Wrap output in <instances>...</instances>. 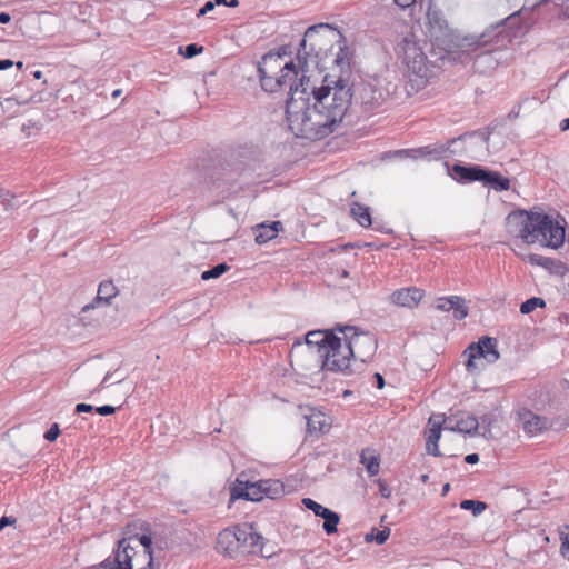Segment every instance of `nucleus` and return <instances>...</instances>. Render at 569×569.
I'll use <instances>...</instances> for the list:
<instances>
[{"instance_id": "obj_1", "label": "nucleus", "mask_w": 569, "mask_h": 569, "mask_svg": "<svg viewBox=\"0 0 569 569\" xmlns=\"http://www.w3.org/2000/svg\"><path fill=\"white\" fill-rule=\"evenodd\" d=\"M321 87L310 84L302 74L299 86L291 88L287 100L286 114L290 130L309 140H319L335 132L342 123L351 107L348 82L343 79L328 82L325 78Z\"/></svg>"}, {"instance_id": "obj_2", "label": "nucleus", "mask_w": 569, "mask_h": 569, "mask_svg": "<svg viewBox=\"0 0 569 569\" xmlns=\"http://www.w3.org/2000/svg\"><path fill=\"white\" fill-rule=\"evenodd\" d=\"M508 232L522 239L527 244L536 242L553 249L565 241V227L540 211L516 210L507 218Z\"/></svg>"}, {"instance_id": "obj_3", "label": "nucleus", "mask_w": 569, "mask_h": 569, "mask_svg": "<svg viewBox=\"0 0 569 569\" xmlns=\"http://www.w3.org/2000/svg\"><path fill=\"white\" fill-rule=\"evenodd\" d=\"M127 537L118 542L111 569H152V539L148 535H133L127 527Z\"/></svg>"}, {"instance_id": "obj_4", "label": "nucleus", "mask_w": 569, "mask_h": 569, "mask_svg": "<svg viewBox=\"0 0 569 569\" xmlns=\"http://www.w3.org/2000/svg\"><path fill=\"white\" fill-rule=\"evenodd\" d=\"M258 72L261 88L268 92H276L288 86L291 97V88L299 86L293 82L298 76L296 64L292 61L283 62L281 54H264L259 62Z\"/></svg>"}, {"instance_id": "obj_5", "label": "nucleus", "mask_w": 569, "mask_h": 569, "mask_svg": "<svg viewBox=\"0 0 569 569\" xmlns=\"http://www.w3.org/2000/svg\"><path fill=\"white\" fill-rule=\"evenodd\" d=\"M511 18L512 16H509L477 37L475 44L479 48L493 44V48L481 51L475 57L473 69L477 72L489 73L498 67L499 58H497V54L500 52V49L507 47L511 41V36L506 29V23Z\"/></svg>"}, {"instance_id": "obj_6", "label": "nucleus", "mask_w": 569, "mask_h": 569, "mask_svg": "<svg viewBox=\"0 0 569 569\" xmlns=\"http://www.w3.org/2000/svg\"><path fill=\"white\" fill-rule=\"evenodd\" d=\"M401 50L409 72L417 77L418 87H423L433 76L435 66L428 61L425 51L412 38L406 37L402 40Z\"/></svg>"}, {"instance_id": "obj_7", "label": "nucleus", "mask_w": 569, "mask_h": 569, "mask_svg": "<svg viewBox=\"0 0 569 569\" xmlns=\"http://www.w3.org/2000/svg\"><path fill=\"white\" fill-rule=\"evenodd\" d=\"M497 345V339L488 336H483L477 342L469 345L463 352L467 356V370L477 372L483 370L486 365L495 363L500 357Z\"/></svg>"}, {"instance_id": "obj_8", "label": "nucleus", "mask_w": 569, "mask_h": 569, "mask_svg": "<svg viewBox=\"0 0 569 569\" xmlns=\"http://www.w3.org/2000/svg\"><path fill=\"white\" fill-rule=\"evenodd\" d=\"M346 339V351L355 360L366 362L377 350V339L370 332H358L353 327L341 329Z\"/></svg>"}, {"instance_id": "obj_9", "label": "nucleus", "mask_w": 569, "mask_h": 569, "mask_svg": "<svg viewBox=\"0 0 569 569\" xmlns=\"http://www.w3.org/2000/svg\"><path fill=\"white\" fill-rule=\"evenodd\" d=\"M351 94V106H359L365 114L372 113L386 100L382 89L371 82H359L352 86L348 84Z\"/></svg>"}, {"instance_id": "obj_10", "label": "nucleus", "mask_w": 569, "mask_h": 569, "mask_svg": "<svg viewBox=\"0 0 569 569\" xmlns=\"http://www.w3.org/2000/svg\"><path fill=\"white\" fill-rule=\"evenodd\" d=\"M426 20L427 33L432 41L438 46H447L452 42L453 32L440 10L429 7Z\"/></svg>"}, {"instance_id": "obj_11", "label": "nucleus", "mask_w": 569, "mask_h": 569, "mask_svg": "<svg viewBox=\"0 0 569 569\" xmlns=\"http://www.w3.org/2000/svg\"><path fill=\"white\" fill-rule=\"evenodd\" d=\"M323 29L330 30L331 27L328 23H319L309 27L305 32V37L300 42V48L297 53L299 66L303 72L307 71L308 58L312 54H315L316 58L319 57V51L321 49L320 44L322 42V39L319 36V30Z\"/></svg>"}, {"instance_id": "obj_12", "label": "nucleus", "mask_w": 569, "mask_h": 569, "mask_svg": "<svg viewBox=\"0 0 569 569\" xmlns=\"http://www.w3.org/2000/svg\"><path fill=\"white\" fill-rule=\"evenodd\" d=\"M332 347L336 345L332 343ZM320 357L322 360V368L335 372H347L350 367V355L346 351V346L342 347L341 339L339 338V346L331 352L326 348Z\"/></svg>"}, {"instance_id": "obj_13", "label": "nucleus", "mask_w": 569, "mask_h": 569, "mask_svg": "<svg viewBox=\"0 0 569 569\" xmlns=\"http://www.w3.org/2000/svg\"><path fill=\"white\" fill-rule=\"evenodd\" d=\"M479 420L469 412H458L445 418V430L476 435L479 430Z\"/></svg>"}, {"instance_id": "obj_14", "label": "nucleus", "mask_w": 569, "mask_h": 569, "mask_svg": "<svg viewBox=\"0 0 569 569\" xmlns=\"http://www.w3.org/2000/svg\"><path fill=\"white\" fill-rule=\"evenodd\" d=\"M425 291L417 287L401 288L390 295V301L399 307L415 308L421 301Z\"/></svg>"}, {"instance_id": "obj_15", "label": "nucleus", "mask_w": 569, "mask_h": 569, "mask_svg": "<svg viewBox=\"0 0 569 569\" xmlns=\"http://www.w3.org/2000/svg\"><path fill=\"white\" fill-rule=\"evenodd\" d=\"M436 308L440 311H452L456 320H462L468 316L466 300L459 296L441 297L436 301Z\"/></svg>"}, {"instance_id": "obj_16", "label": "nucleus", "mask_w": 569, "mask_h": 569, "mask_svg": "<svg viewBox=\"0 0 569 569\" xmlns=\"http://www.w3.org/2000/svg\"><path fill=\"white\" fill-rule=\"evenodd\" d=\"M264 497L262 480L254 483L237 481L231 490L232 499H246L251 501H260Z\"/></svg>"}, {"instance_id": "obj_17", "label": "nucleus", "mask_w": 569, "mask_h": 569, "mask_svg": "<svg viewBox=\"0 0 569 569\" xmlns=\"http://www.w3.org/2000/svg\"><path fill=\"white\" fill-rule=\"evenodd\" d=\"M429 425L431 427L427 431L426 449L429 455L439 457L438 441L441 437L442 425L445 426V418L442 416H432L429 419Z\"/></svg>"}, {"instance_id": "obj_18", "label": "nucleus", "mask_w": 569, "mask_h": 569, "mask_svg": "<svg viewBox=\"0 0 569 569\" xmlns=\"http://www.w3.org/2000/svg\"><path fill=\"white\" fill-rule=\"evenodd\" d=\"M518 420L521 423L523 431L531 436L537 435L547 428L546 418L540 417L527 409L518 412Z\"/></svg>"}, {"instance_id": "obj_19", "label": "nucleus", "mask_w": 569, "mask_h": 569, "mask_svg": "<svg viewBox=\"0 0 569 569\" xmlns=\"http://www.w3.org/2000/svg\"><path fill=\"white\" fill-rule=\"evenodd\" d=\"M306 342L309 346H316L318 353L321 355L326 348H329V350H331L332 352L335 350L332 343L336 345L337 348L339 346V337L335 336L331 332L320 330L311 331L307 333Z\"/></svg>"}, {"instance_id": "obj_20", "label": "nucleus", "mask_w": 569, "mask_h": 569, "mask_svg": "<svg viewBox=\"0 0 569 569\" xmlns=\"http://www.w3.org/2000/svg\"><path fill=\"white\" fill-rule=\"evenodd\" d=\"M217 550L229 557H234L239 551L237 536L233 529H224L218 535Z\"/></svg>"}, {"instance_id": "obj_21", "label": "nucleus", "mask_w": 569, "mask_h": 569, "mask_svg": "<svg viewBox=\"0 0 569 569\" xmlns=\"http://www.w3.org/2000/svg\"><path fill=\"white\" fill-rule=\"evenodd\" d=\"M118 295V289L111 280H104L100 282L97 291L94 303L83 307V311L93 308L94 305L104 303L109 306L111 300Z\"/></svg>"}, {"instance_id": "obj_22", "label": "nucleus", "mask_w": 569, "mask_h": 569, "mask_svg": "<svg viewBox=\"0 0 569 569\" xmlns=\"http://www.w3.org/2000/svg\"><path fill=\"white\" fill-rule=\"evenodd\" d=\"M453 173L458 177V181H481L483 179L486 169L480 166L465 167L461 164H453Z\"/></svg>"}, {"instance_id": "obj_23", "label": "nucleus", "mask_w": 569, "mask_h": 569, "mask_svg": "<svg viewBox=\"0 0 569 569\" xmlns=\"http://www.w3.org/2000/svg\"><path fill=\"white\" fill-rule=\"evenodd\" d=\"M458 140L466 141L468 151H471L473 148H479L482 154L488 152L489 136L485 132H472L469 134H465L459 137L458 139L450 140V143L453 144Z\"/></svg>"}, {"instance_id": "obj_24", "label": "nucleus", "mask_w": 569, "mask_h": 569, "mask_svg": "<svg viewBox=\"0 0 569 569\" xmlns=\"http://www.w3.org/2000/svg\"><path fill=\"white\" fill-rule=\"evenodd\" d=\"M281 229L282 223L280 221H273L269 224L261 223L254 230V240L257 243L263 244L276 238Z\"/></svg>"}, {"instance_id": "obj_25", "label": "nucleus", "mask_w": 569, "mask_h": 569, "mask_svg": "<svg viewBox=\"0 0 569 569\" xmlns=\"http://www.w3.org/2000/svg\"><path fill=\"white\" fill-rule=\"evenodd\" d=\"M360 462L366 467L370 477L378 475L380 469V456L372 448H365L360 453Z\"/></svg>"}, {"instance_id": "obj_26", "label": "nucleus", "mask_w": 569, "mask_h": 569, "mask_svg": "<svg viewBox=\"0 0 569 569\" xmlns=\"http://www.w3.org/2000/svg\"><path fill=\"white\" fill-rule=\"evenodd\" d=\"M482 183L486 187L492 188L495 191H505L510 188V180L501 176L497 171L487 170L485 172Z\"/></svg>"}, {"instance_id": "obj_27", "label": "nucleus", "mask_w": 569, "mask_h": 569, "mask_svg": "<svg viewBox=\"0 0 569 569\" xmlns=\"http://www.w3.org/2000/svg\"><path fill=\"white\" fill-rule=\"evenodd\" d=\"M307 418L308 433H323L329 428L328 418L320 411L312 412Z\"/></svg>"}, {"instance_id": "obj_28", "label": "nucleus", "mask_w": 569, "mask_h": 569, "mask_svg": "<svg viewBox=\"0 0 569 569\" xmlns=\"http://www.w3.org/2000/svg\"><path fill=\"white\" fill-rule=\"evenodd\" d=\"M351 214L361 227L368 228L372 223L369 208L366 206L355 202L351 207Z\"/></svg>"}, {"instance_id": "obj_29", "label": "nucleus", "mask_w": 569, "mask_h": 569, "mask_svg": "<svg viewBox=\"0 0 569 569\" xmlns=\"http://www.w3.org/2000/svg\"><path fill=\"white\" fill-rule=\"evenodd\" d=\"M264 497L277 499L284 493V486L280 480H262Z\"/></svg>"}, {"instance_id": "obj_30", "label": "nucleus", "mask_w": 569, "mask_h": 569, "mask_svg": "<svg viewBox=\"0 0 569 569\" xmlns=\"http://www.w3.org/2000/svg\"><path fill=\"white\" fill-rule=\"evenodd\" d=\"M321 518L325 520L322 527L327 535L337 532V526L340 520V517L337 512L329 509L326 512V516H322Z\"/></svg>"}, {"instance_id": "obj_31", "label": "nucleus", "mask_w": 569, "mask_h": 569, "mask_svg": "<svg viewBox=\"0 0 569 569\" xmlns=\"http://www.w3.org/2000/svg\"><path fill=\"white\" fill-rule=\"evenodd\" d=\"M497 421V417L493 413H486L481 417L479 421V428L482 429L481 436L489 439L492 437L491 427Z\"/></svg>"}, {"instance_id": "obj_32", "label": "nucleus", "mask_w": 569, "mask_h": 569, "mask_svg": "<svg viewBox=\"0 0 569 569\" xmlns=\"http://www.w3.org/2000/svg\"><path fill=\"white\" fill-rule=\"evenodd\" d=\"M546 307V301L542 298L532 297L520 306V312L522 315H528L532 312L536 308H543Z\"/></svg>"}, {"instance_id": "obj_33", "label": "nucleus", "mask_w": 569, "mask_h": 569, "mask_svg": "<svg viewBox=\"0 0 569 569\" xmlns=\"http://www.w3.org/2000/svg\"><path fill=\"white\" fill-rule=\"evenodd\" d=\"M230 269V267L227 263H219L214 267H212L209 270H206L202 272L201 278L202 280H210L216 279L222 276L224 272H227Z\"/></svg>"}, {"instance_id": "obj_34", "label": "nucleus", "mask_w": 569, "mask_h": 569, "mask_svg": "<svg viewBox=\"0 0 569 569\" xmlns=\"http://www.w3.org/2000/svg\"><path fill=\"white\" fill-rule=\"evenodd\" d=\"M390 536V529L389 528H385L382 530H377L373 529L371 532L367 533L366 535V541L367 542H370V541H376L378 545H383L387 539L389 538Z\"/></svg>"}, {"instance_id": "obj_35", "label": "nucleus", "mask_w": 569, "mask_h": 569, "mask_svg": "<svg viewBox=\"0 0 569 569\" xmlns=\"http://www.w3.org/2000/svg\"><path fill=\"white\" fill-rule=\"evenodd\" d=\"M460 507L463 510H471L473 516H478L486 510L487 505L482 501L467 499L461 501Z\"/></svg>"}, {"instance_id": "obj_36", "label": "nucleus", "mask_w": 569, "mask_h": 569, "mask_svg": "<svg viewBox=\"0 0 569 569\" xmlns=\"http://www.w3.org/2000/svg\"><path fill=\"white\" fill-rule=\"evenodd\" d=\"M302 505L313 511V513L318 517L326 516V512L329 510L328 508L323 507L322 505L318 503L317 501L312 500L311 498H303Z\"/></svg>"}, {"instance_id": "obj_37", "label": "nucleus", "mask_w": 569, "mask_h": 569, "mask_svg": "<svg viewBox=\"0 0 569 569\" xmlns=\"http://www.w3.org/2000/svg\"><path fill=\"white\" fill-rule=\"evenodd\" d=\"M250 529L251 527H243V528H234V533L237 536V542H238V549L241 548L247 549L248 547V537H250Z\"/></svg>"}, {"instance_id": "obj_38", "label": "nucleus", "mask_w": 569, "mask_h": 569, "mask_svg": "<svg viewBox=\"0 0 569 569\" xmlns=\"http://www.w3.org/2000/svg\"><path fill=\"white\" fill-rule=\"evenodd\" d=\"M560 552L562 556H567L569 553V525H565L560 530Z\"/></svg>"}, {"instance_id": "obj_39", "label": "nucleus", "mask_w": 569, "mask_h": 569, "mask_svg": "<svg viewBox=\"0 0 569 569\" xmlns=\"http://www.w3.org/2000/svg\"><path fill=\"white\" fill-rule=\"evenodd\" d=\"M203 50L202 47H199L197 43H190L188 46L184 47V49L182 47H179V53H181L184 58H193L196 57L197 54L201 53Z\"/></svg>"}, {"instance_id": "obj_40", "label": "nucleus", "mask_w": 569, "mask_h": 569, "mask_svg": "<svg viewBox=\"0 0 569 569\" xmlns=\"http://www.w3.org/2000/svg\"><path fill=\"white\" fill-rule=\"evenodd\" d=\"M529 261L533 264H538L545 268H551L553 261L550 258H546L539 254H530Z\"/></svg>"}, {"instance_id": "obj_41", "label": "nucleus", "mask_w": 569, "mask_h": 569, "mask_svg": "<svg viewBox=\"0 0 569 569\" xmlns=\"http://www.w3.org/2000/svg\"><path fill=\"white\" fill-rule=\"evenodd\" d=\"M261 539L262 537L259 533L253 532L251 528L250 537H248V547L244 550L248 552H253L254 548L259 546Z\"/></svg>"}, {"instance_id": "obj_42", "label": "nucleus", "mask_w": 569, "mask_h": 569, "mask_svg": "<svg viewBox=\"0 0 569 569\" xmlns=\"http://www.w3.org/2000/svg\"><path fill=\"white\" fill-rule=\"evenodd\" d=\"M60 435V429L58 423H53L50 429L44 433V439L48 441H54Z\"/></svg>"}, {"instance_id": "obj_43", "label": "nucleus", "mask_w": 569, "mask_h": 569, "mask_svg": "<svg viewBox=\"0 0 569 569\" xmlns=\"http://www.w3.org/2000/svg\"><path fill=\"white\" fill-rule=\"evenodd\" d=\"M111 376H116L117 382H121L124 379V377L118 375V370H116L113 373H107L101 383L99 385V387H97L93 391H99L101 388H106L107 382L109 381Z\"/></svg>"}, {"instance_id": "obj_44", "label": "nucleus", "mask_w": 569, "mask_h": 569, "mask_svg": "<svg viewBox=\"0 0 569 569\" xmlns=\"http://www.w3.org/2000/svg\"><path fill=\"white\" fill-rule=\"evenodd\" d=\"M379 492L381 497L388 499L391 496V488L382 480H378Z\"/></svg>"}, {"instance_id": "obj_45", "label": "nucleus", "mask_w": 569, "mask_h": 569, "mask_svg": "<svg viewBox=\"0 0 569 569\" xmlns=\"http://www.w3.org/2000/svg\"><path fill=\"white\" fill-rule=\"evenodd\" d=\"M94 411L101 416H109L116 412V408L109 405L96 407Z\"/></svg>"}, {"instance_id": "obj_46", "label": "nucleus", "mask_w": 569, "mask_h": 569, "mask_svg": "<svg viewBox=\"0 0 569 569\" xmlns=\"http://www.w3.org/2000/svg\"><path fill=\"white\" fill-rule=\"evenodd\" d=\"M216 7V2L214 1H207L204 3V6L199 10L198 12V17H202L204 14H207L208 12L212 11Z\"/></svg>"}, {"instance_id": "obj_47", "label": "nucleus", "mask_w": 569, "mask_h": 569, "mask_svg": "<svg viewBox=\"0 0 569 569\" xmlns=\"http://www.w3.org/2000/svg\"><path fill=\"white\" fill-rule=\"evenodd\" d=\"M94 410V407L88 403H78L76 406V412L82 413V412H91Z\"/></svg>"}, {"instance_id": "obj_48", "label": "nucleus", "mask_w": 569, "mask_h": 569, "mask_svg": "<svg viewBox=\"0 0 569 569\" xmlns=\"http://www.w3.org/2000/svg\"><path fill=\"white\" fill-rule=\"evenodd\" d=\"M216 4H224L230 8H236L239 4L238 0H214Z\"/></svg>"}, {"instance_id": "obj_49", "label": "nucleus", "mask_w": 569, "mask_h": 569, "mask_svg": "<svg viewBox=\"0 0 569 569\" xmlns=\"http://www.w3.org/2000/svg\"><path fill=\"white\" fill-rule=\"evenodd\" d=\"M465 461L469 465L477 463L479 461V455L478 453H470L465 457Z\"/></svg>"}, {"instance_id": "obj_50", "label": "nucleus", "mask_w": 569, "mask_h": 569, "mask_svg": "<svg viewBox=\"0 0 569 569\" xmlns=\"http://www.w3.org/2000/svg\"><path fill=\"white\" fill-rule=\"evenodd\" d=\"M400 8H408L416 2V0H393Z\"/></svg>"}, {"instance_id": "obj_51", "label": "nucleus", "mask_w": 569, "mask_h": 569, "mask_svg": "<svg viewBox=\"0 0 569 569\" xmlns=\"http://www.w3.org/2000/svg\"><path fill=\"white\" fill-rule=\"evenodd\" d=\"M373 379H375V380H376V382H377V387H378L379 389H382V388H383V386H385V379H383V377H382L380 373H378V372H377V373H375V375H373Z\"/></svg>"}, {"instance_id": "obj_52", "label": "nucleus", "mask_w": 569, "mask_h": 569, "mask_svg": "<svg viewBox=\"0 0 569 569\" xmlns=\"http://www.w3.org/2000/svg\"><path fill=\"white\" fill-rule=\"evenodd\" d=\"M12 66H13V61L10 59L0 60V70L11 68Z\"/></svg>"}, {"instance_id": "obj_53", "label": "nucleus", "mask_w": 569, "mask_h": 569, "mask_svg": "<svg viewBox=\"0 0 569 569\" xmlns=\"http://www.w3.org/2000/svg\"><path fill=\"white\" fill-rule=\"evenodd\" d=\"M411 152L419 153L420 156L431 154L432 151L429 149V147L420 148L417 150H411Z\"/></svg>"}, {"instance_id": "obj_54", "label": "nucleus", "mask_w": 569, "mask_h": 569, "mask_svg": "<svg viewBox=\"0 0 569 569\" xmlns=\"http://www.w3.org/2000/svg\"><path fill=\"white\" fill-rule=\"evenodd\" d=\"M111 563H112V561H111L110 559H107V560H106V561H103L100 566H98V567H92V568H90V569H106L107 567H108L109 569H111Z\"/></svg>"}, {"instance_id": "obj_55", "label": "nucleus", "mask_w": 569, "mask_h": 569, "mask_svg": "<svg viewBox=\"0 0 569 569\" xmlns=\"http://www.w3.org/2000/svg\"><path fill=\"white\" fill-rule=\"evenodd\" d=\"M10 20H11V17H10V14H9V13H7V12H1V13H0V23L6 24V23H8Z\"/></svg>"}, {"instance_id": "obj_56", "label": "nucleus", "mask_w": 569, "mask_h": 569, "mask_svg": "<svg viewBox=\"0 0 569 569\" xmlns=\"http://www.w3.org/2000/svg\"><path fill=\"white\" fill-rule=\"evenodd\" d=\"M343 49L340 48V52L337 54L336 59H335V62L337 64H341L343 62Z\"/></svg>"}, {"instance_id": "obj_57", "label": "nucleus", "mask_w": 569, "mask_h": 569, "mask_svg": "<svg viewBox=\"0 0 569 569\" xmlns=\"http://www.w3.org/2000/svg\"><path fill=\"white\" fill-rule=\"evenodd\" d=\"M560 130L566 131L569 130V117L561 121L560 123Z\"/></svg>"}, {"instance_id": "obj_58", "label": "nucleus", "mask_w": 569, "mask_h": 569, "mask_svg": "<svg viewBox=\"0 0 569 569\" xmlns=\"http://www.w3.org/2000/svg\"><path fill=\"white\" fill-rule=\"evenodd\" d=\"M10 519L8 517H2L0 519V531L8 525L10 523Z\"/></svg>"}, {"instance_id": "obj_59", "label": "nucleus", "mask_w": 569, "mask_h": 569, "mask_svg": "<svg viewBox=\"0 0 569 569\" xmlns=\"http://www.w3.org/2000/svg\"><path fill=\"white\" fill-rule=\"evenodd\" d=\"M121 94V90L120 89H117L112 92V97L113 98H118L119 96Z\"/></svg>"}, {"instance_id": "obj_60", "label": "nucleus", "mask_w": 569, "mask_h": 569, "mask_svg": "<svg viewBox=\"0 0 569 569\" xmlns=\"http://www.w3.org/2000/svg\"><path fill=\"white\" fill-rule=\"evenodd\" d=\"M449 488H450L449 483H446L442 488V495H446L449 491Z\"/></svg>"}, {"instance_id": "obj_61", "label": "nucleus", "mask_w": 569, "mask_h": 569, "mask_svg": "<svg viewBox=\"0 0 569 569\" xmlns=\"http://www.w3.org/2000/svg\"><path fill=\"white\" fill-rule=\"evenodd\" d=\"M33 77H34L36 79H40V78L42 77V72H41V71H34V72H33Z\"/></svg>"}, {"instance_id": "obj_62", "label": "nucleus", "mask_w": 569, "mask_h": 569, "mask_svg": "<svg viewBox=\"0 0 569 569\" xmlns=\"http://www.w3.org/2000/svg\"><path fill=\"white\" fill-rule=\"evenodd\" d=\"M563 16L569 18V6L565 8Z\"/></svg>"}, {"instance_id": "obj_63", "label": "nucleus", "mask_w": 569, "mask_h": 569, "mask_svg": "<svg viewBox=\"0 0 569 569\" xmlns=\"http://www.w3.org/2000/svg\"><path fill=\"white\" fill-rule=\"evenodd\" d=\"M348 276H349V273L347 270L341 271V277L347 278Z\"/></svg>"}, {"instance_id": "obj_64", "label": "nucleus", "mask_w": 569, "mask_h": 569, "mask_svg": "<svg viewBox=\"0 0 569 569\" xmlns=\"http://www.w3.org/2000/svg\"><path fill=\"white\" fill-rule=\"evenodd\" d=\"M16 66H17V68H18V69H21V68L23 67V63H22L21 61H18V62L16 63Z\"/></svg>"}]
</instances>
